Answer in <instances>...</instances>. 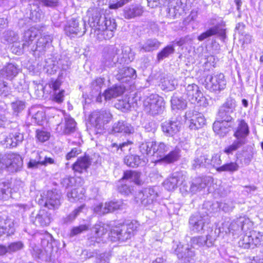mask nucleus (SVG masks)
I'll use <instances>...</instances> for the list:
<instances>
[{"label":"nucleus","instance_id":"obj_1","mask_svg":"<svg viewBox=\"0 0 263 263\" xmlns=\"http://www.w3.org/2000/svg\"><path fill=\"white\" fill-rule=\"evenodd\" d=\"M101 14L99 12L93 15L88 21L90 25L96 28V37L99 41L107 40L112 38L117 29V23L114 18L105 17L104 23L100 24Z\"/></svg>","mask_w":263,"mask_h":263},{"label":"nucleus","instance_id":"obj_2","mask_svg":"<svg viewBox=\"0 0 263 263\" xmlns=\"http://www.w3.org/2000/svg\"><path fill=\"white\" fill-rule=\"evenodd\" d=\"M168 147L164 143H157L155 141H148L142 143L141 146V152L143 155L152 157V162L155 164L162 162L165 153Z\"/></svg>","mask_w":263,"mask_h":263},{"label":"nucleus","instance_id":"obj_3","mask_svg":"<svg viewBox=\"0 0 263 263\" xmlns=\"http://www.w3.org/2000/svg\"><path fill=\"white\" fill-rule=\"evenodd\" d=\"M62 85V81L60 79H51L46 84L51 91L49 93L52 94L50 97V99L58 104L63 102L65 97V90L60 89Z\"/></svg>","mask_w":263,"mask_h":263},{"label":"nucleus","instance_id":"obj_4","mask_svg":"<svg viewBox=\"0 0 263 263\" xmlns=\"http://www.w3.org/2000/svg\"><path fill=\"white\" fill-rule=\"evenodd\" d=\"M205 87L211 91H220L224 89L227 85L225 76L222 73L210 76L209 80L205 81Z\"/></svg>","mask_w":263,"mask_h":263},{"label":"nucleus","instance_id":"obj_5","mask_svg":"<svg viewBox=\"0 0 263 263\" xmlns=\"http://www.w3.org/2000/svg\"><path fill=\"white\" fill-rule=\"evenodd\" d=\"M111 118V115L109 111L105 110H100L91 112L89 116V121L92 126L99 128L101 124L108 123Z\"/></svg>","mask_w":263,"mask_h":263},{"label":"nucleus","instance_id":"obj_6","mask_svg":"<svg viewBox=\"0 0 263 263\" xmlns=\"http://www.w3.org/2000/svg\"><path fill=\"white\" fill-rule=\"evenodd\" d=\"M91 164V160L88 155L84 154L78 157L71 165V169L74 175L87 173Z\"/></svg>","mask_w":263,"mask_h":263},{"label":"nucleus","instance_id":"obj_7","mask_svg":"<svg viewBox=\"0 0 263 263\" xmlns=\"http://www.w3.org/2000/svg\"><path fill=\"white\" fill-rule=\"evenodd\" d=\"M15 232L14 221L7 216L0 215V237L4 235L10 236Z\"/></svg>","mask_w":263,"mask_h":263},{"label":"nucleus","instance_id":"obj_8","mask_svg":"<svg viewBox=\"0 0 263 263\" xmlns=\"http://www.w3.org/2000/svg\"><path fill=\"white\" fill-rule=\"evenodd\" d=\"M248 241L242 243L245 248L259 247L263 246V232L252 230L248 236Z\"/></svg>","mask_w":263,"mask_h":263},{"label":"nucleus","instance_id":"obj_9","mask_svg":"<svg viewBox=\"0 0 263 263\" xmlns=\"http://www.w3.org/2000/svg\"><path fill=\"white\" fill-rule=\"evenodd\" d=\"M189 120V128L191 129L197 130L202 128L206 124V119L202 114L193 111L188 113Z\"/></svg>","mask_w":263,"mask_h":263},{"label":"nucleus","instance_id":"obj_10","mask_svg":"<svg viewBox=\"0 0 263 263\" xmlns=\"http://www.w3.org/2000/svg\"><path fill=\"white\" fill-rule=\"evenodd\" d=\"M107 225L100 222L96 223L93 227V230L95 236L90 238V245L95 246L97 243H99L102 240L103 237L107 233Z\"/></svg>","mask_w":263,"mask_h":263},{"label":"nucleus","instance_id":"obj_11","mask_svg":"<svg viewBox=\"0 0 263 263\" xmlns=\"http://www.w3.org/2000/svg\"><path fill=\"white\" fill-rule=\"evenodd\" d=\"M23 160L20 155L16 153L9 154L6 162V167L11 172L20 171L23 167Z\"/></svg>","mask_w":263,"mask_h":263},{"label":"nucleus","instance_id":"obj_12","mask_svg":"<svg viewBox=\"0 0 263 263\" xmlns=\"http://www.w3.org/2000/svg\"><path fill=\"white\" fill-rule=\"evenodd\" d=\"M185 94L189 100L194 103H199L203 98L199 86L195 84H189L185 89Z\"/></svg>","mask_w":263,"mask_h":263},{"label":"nucleus","instance_id":"obj_13","mask_svg":"<svg viewBox=\"0 0 263 263\" xmlns=\"http://www.w3.org/2000/svg\"><path fill=\"white\" fill-rule=\"evenodd\" d=\"M237 126L234 132L233 136L239 141L245 139L250 133L249 126L244 119L237 120Z\"/></svg>","mask_w":263,"mask_h":263},{"label":"nucleus","instance_id":"obj_14","mask_svg":"<svg viewBox=\"0 0 263 263\" xmlns=\"http://www.w3.org/2000/svg\"><path fill=\"white\" fill-rule=\"evenodd\" d=\"M24 140V135L20 131L12 132L9 134L4 140L6 147L11 148L16 147Z\"/></svg>","mask_w":263,"mask_h":263},{"label":"nucleus","instance_id":"obj_15","mask_svg":"<svg viewBox=\"0 0 263 263\" xmlns=\"http://www.w3.org/2000/svg\"><path fill=\"white\" fill-rule=\"evenodd\" d=\"M231 123L232 122H226L225 121L217 119L213 124V129L216 134L224 136L233 128V125Z\"/></svg>","mask_w":263,"mask_h":263},{"label":"nucleus","instance_id":"obj_16","mask_svg":"<svg viewBox=\"0 0 263 263\" xmlns=\"http://www.w3.org/2000/svg\"><path fill=\"white\" fill-rule=\"evenodd\" d=\"M141 173L140 172L127 170L123 172V175L120 180H130L135 184L140 186L143 183V181L141 179Z\"/></svg>","mask_w":263,"mask_h":263},{"label":"nucleus","instance_id":"obj_17","mask_svg":"<svg viewBox=\"0 0 263 263\" xmlns=\"http://www.w3.org/2000/svg\"><path fill=\"white\" fill-rule=\"evenodd\" d=\"M136 77V71L129 67H124L119 69L116 75V79L119 81L129 82L132 79Z\"/></svg>","mask_w":263,"mask_h":263},{"label":"nucleus","instance_id":"obj_18","mask_svg":"<svg viewBox=\"0 0 263 263\" xmlns=\"http://www.w3.org/2000/svg\"><path fill=\"white\" fill-rule=\"evenodd\" d=\"M125 86L114 85L106 89L103 93L105 100H110L111 98H116L122 95L125 91Z\"/></svg>","mask_w":263,"mask_h":263},{"label":"nucleus","instance_id":"obj_19","mask_svg":"<svg viewBox=\"0 0 263 263\" xmlns=\"http://www.w3.org/2000/svg\"><path fill=\"white\" fill-rule=\"evenodd\" d=\"M60 205L58 195L53 191H48L44 206L49 209L54 210Z\"/></svg>","mask_w":263,"mask_h":263},{"label":"nucleus","instance_id":"obj_20","mask_svg":"<svg viewBox=\"0 0 263 263\" xmlns=\"http://www.w3.org/2000/svg\"><path fill=\"white\" fill-rule=\"evenodd\" d=\"M76 122L72 118H68L65 120L64 125L61 123L58 124L57 129L63 135H68L73 133L75 130Z\"/></svg>","mask_w":263,"mask_h":263},{"label":"nucleus","instance_id":"obj_21","mask_svg":"<svg viewBox=\"0 0 263 263\" xmlns=\"http://www.w3.org/2000/svg\"><path fill=\"white\" fill-rule=\"evenodd\" d=\"M96 208L100 210L101 214L104 215L113 212L116 210L120 209V205L117 202L110 201L105 202L103 206L102 205H98Z\"/></svg>","mask_w":263,"mask_h":263},{"label":"nucleus","instance_id":"obj_22","mask_svg":"<svg viewBox=\"0 0 263 263\" xmlns=\"http://www.w3.org/2000/svg\"><path fill=\"white\" fill-rule=\"evenodd\" d=\"M143 12L142 7L140 6H136L125 9L123 12V16L126 19H131L142 15Z\"/></svg>","mask_w":263,"mask_h":263},{"label":"nucleus","instance_id":"obj_23","mask_svg":"<svg viewBox=\"0 0 263 263\" xmlns=\"http://www.w3.org/2000/svg\"><path fill=\"white\" fill-rule=\"evenodd\" d=\"M35 218L42 227L48 226L51 221L50 214L44 209H41Z\"/></svg>","mask_w":263,"mask_h":263},{"label":"nucleus","instance_id":"obj_24","mask_svg":"<svg viewBox=\"0 0 263 263\" xmlns=\"http://www.w3.org/2000/svg\"><path fill=\"white\" fill-rule=\"evenodd\" d=\"M239 165L236 162H230L224 163L222 165L216 168V170L218 172H228L233 173L236 172L239 169Z\"/></svg>","mask_w":263,"mask_h":263},{"label":"nucleus","instance_id":"obj_25","mask_svg":"<svg viewBox=\"0 0 263 263\" xmlns=\"http://www.w3.org/2000/svg\"><path fill=\"white\" fill-rule=\"evenodd\" d=\"M179 153V150L176 149L170 151L164 155L162 162L170 164L178 161L180 157Z\"/></svg>","mask_w":263,"mask_h":263},{"label":"nucleus","instance_id":"obj_26","mask_svg":"<svg viewBox=\"0 0 263 263\" xmlns=\"http://www.w3.org/2000/svg\"><path fill=\"white\" fill-rule=\"evenodd\" d=\"M17 73L15 67L13 65L9 64L0 70V74L1 75L0 77H4L5 76L7 79L12 80L16 76Z\"/></svg>","mask_w":263,"mask_h":263},{"label":"nucleus","instance_id":"obj_27","mask_svg":"<svg viewBox=\"0 0 263 263\" xmlns=\"http://www.w3.org/2000/svg\"><path fill=\"white\" fill-rule=\"evenodd\" d=\"M124 162L127 166L136 167L141 163V159L137 155H129L124 158Z\"/></svg>","mask_w":263,"mask_h":263},{"label":"nucleus","instance_id":"obj_28","mask_svg":"<svg viewBox=\"0 0 263 263\" xmlns=\"http://www.w3.org/2000/svg\"><path fill=\"white\" fill-rule=\"evenodd\" d=\"M50 137L49 132L43 129H37L35 130V138L37 142L44 143L47 141Z\"/></svg>","mask_w":263,"mask_h":263},{"label":"nucleus","instance_id":"obj_29","mask_svg":"<svg viewBox=\"0 0 263 263\" xmlns=\"http://www.w3.org/2000/svg\"><path fill=\"white\" fill-rule=\"evenodd\" d=\"M174 51L175 49L173 45H167L165 46L157 53V58L158 61H159L168 57L170 54H173Z\"/></svg>","mask_w":263,"mask_h":263},{"label":"nucleus","instance_id":"obj_30","mask_svg":"<svg viewBox=\"0 0 263 263\" xmlns=\"http://www.w3.org/2000/svg\"><path fill=\"white\" fill-rule=\"evenodd\" d=\"M236 106V103L234 99L229 98L223 103L219 108L233 113Z\"/></svg>","mask_w":263,"mask_h":263},{"label":"nucleus","instance_id":"obj_31","mask_svg":"<svg viewBox=\"0 0 263 263\" xmlns=\"http://www.w3.org/2000/svg\"><path fill=\"white\" fill-rule=\"evenodd\" d=\"M231 114L232 113L219 108L217 112L218 117L217 119L225 121L226 122L233 123L234 119L231 116Z\"/></svg>","mask_w":263,"mask_h":263},{"label":"nucleus","instance_id":"obj_32","mask_svg":"<svg viewBox=\"0 0 263 263\" xmlns=\"http://www.w3.org/2000/svg\"><path fill=\"white\" fill-rule=\"evenodd\" d=\"M243 143V142L239 140L234 141L231 145L226 147L224 149L223 152L228 155L232 154L233 153L237 150Z\"/></svg>","mask_w":263,"mask_h":263},{"label":"nucleus","instance_id":"obj_33","mask_svg":"<svg viewBox=\"0 0 263 263\" xmlns=\"http://www.w3.org/2000/svg\"><path fill=\"white\" fill-rule=\"evenodd\" d=\"M89 229V227L87 224H81L78 226L73 227L70 231V236L73 237L79 235L83 232L87 231Z\"/></svg>","mask_w":263,"mask_h":263},{"label":"nucleus","instance_id":"obj_34","mask_svg":"<svg viewBox=\"0 0 263 263\" xmlns=\"http://www.w3.org/2000/svg\"><path fill=\"white\" fill-rule=\"evenodd\" d=\"M24 247V245L21 241H15L10 243L8 246V252L9 253L15 252L21 250Z\"/></svg>","mask_w":263,"mask_h":263},{"label":"nucleus","instance_id":"obj_35","mask_svg":"<svg viewBox=\"0 0 263 263\" xmlns=\"http://www.w3.org/2000/svg\"><path fill=\"white\" fill-rule=\"evenodd\" d=\"M170 121L171 125L173 129L174 134L178 132L181 125V117H177L175 119H173Z\"/></svg>","mask_w":263,"mask_h":263},{"label":"nucleus","instance_id":"obj_36","mask_svg":"<svg viewBox=\"0 0 263 263\" xmlns=\"http://www.w3.org/2000/svg\"><path fill=\"white\" fill-rule=\"evenodd\" d=\"M11 189L10 182L7 181L0 183V193L2 195L11 193Z\"/></svg>","mask_w":263,"mask_h":263},{"label":"nucleus","instance_id":"obj_37","mask_svg":"<svg viewBox=\"0 0 263 263\" xmlns=\"http://www.w3.org/2000/svg\"><path fill=\"white\" fill-rule=\"evenodd\" d=\"M82 149L78 147H73L71 148L70 152L67 153L65 156V158L67 160H71V159L77 157L79 154L82 153Z\"/></svg>","mask_w":263,"mask_h":263},{"label":"nucleus","instance_id":"obj_38","mask_svg":"<svg viewBox=\"0 0 263 263\" xmlns=\"http://www.w3.org/2000/svg\"><path fill=\"white\" fill-rule=\"evenodd\" d=\"M207 158L204 155H201L194 160V162L193 164V167L194 168L200 167V166L204 165L206 163Z\"/></svg>","mask_w":263,"mask_h":263},{"label":"nucleus","instance_id":"obj_39","mask_svg":"<svg viewBox=\"0 0 263 263\" xmlns=\"http://www.w3.org/2000/svg\"><path fill=\"white\" fill-rule=\"evenodd\" d=\"M12 108L13 110L15 112H20L25 108V103L22 101L17 100L14 102H12Z\"/></svg>","mask_w":263,"mask_h":263},{"label":"nucleus","instance_id":"obj_40","mask_svg":"<svg viewBox=\"0 0 263 263\" xmlns=\"http://www.w3.org/2000/svg\"><path fill=\"white\" fill-rule=\"evenodd\" d=\"M206 31L209 33L211 36L218 34H219L221 35H224L226 34L225 29H219L218 26H215L211 27L206 30Z\"/></svg>","mask_w":263,"mask_h":263},{"label":"nucleus","instance_id":"obj_41","mask_svg":"<svg viewBox=\"0 0 263 263\" xmlns=\"http://www.w3.org/2000/svg\"><path fill=\"white\" fill-rule=\"evenodd\" d=\"M206 31L209 33L211 36L218 34H219L221 35H224L226 34L225 29H219L218 26H215L211 27L206 30Z\"/></svg>","mask_w":263,"mask_h":263},{"label":"nucleus","instance_id":"obj_42","mask_svg":"<svg viewBox=\"0 0 263 263\" xmlns=\"http://www.w3.org/2000/svg\"><path fill=\"white\" fill-rule=\"evenodd\" d=\"M44 6L47 7H56L59 6V0H39Z\"/></svg>","mask_w":263,"mask_h":263},{"label":"nucleus","instance_id":"obj_43","mask_svg":"<svg viewBox=\"0 0 263 263\" xmlns=\"http://www.w3.org/2000/svg\"><path fill=\"white\" fill-rule=\"evenodd\" d=\"M77 27L78 25L75 27H73V28L70 25L66 26L65 29L66 34L70 37L73 36V35L77 34L78 32V29L77 28Z\"/></svg>","mask_w":263,"mask_h":263},{"label":"nucleus","instance_id":"obj_44","mask_svg":"<svg viewBox=\"0 0 263 263\" xmlns=\"http://www.w3.org/2000/svg\"><path fill=\"white\" fill-rule=\"evenodd\" d=\"M139 224L135 221H131L127 225V232L128 234H134L138 230Z\"/></svg>","mask_w":263,"mask_h":263},{"label":"nucleus","instance_id":"obj_45","mask_svg":"<svg viewBox=\"0 0 263 263\" xmlns=\"http://www.w3.org/2000/svg\"><path fill=\"white\" fill-rule=\"evenodd\" d=\"M118 191L121 194L128 195L131 193V189L126 184H122L118 186Z\"/></svg>","mask_w":263,"mask_h":263},{"label":"nucleus","instance_id":"obj_46","mask_svg":"<svg viewBox=\"0 0 263 263\" xmlns=\"http://www.w3.org/2000/svg\"><path fill=\"white\" fill-rule=\"evenodd\" d=\"M160 45V42L157 41H152L146 45V47L148 51L154 50L157 49Z\"/></svg>","mask_w":263,"mask_h":263},{"label":"nucleus","instance_id":"obj_47","mask_svg":"<svg viewBox=\"0 0 263 263\" xmlns=\"http://www.w3.org/2000/svg\"><path fill=\"white\" fill-rule=\"evenodd\" d=\"M162 129L164 133L172 135L174 134L173 129L172 128V127L171 125L170 121L164 123V124L162 126Z\"/></svg>","mask_w":263,"mask_h":263},{"label":"nucleus","instance_id":"obj_48","mask_svg":"<svg viewBox=\"0 0 263 263\" xmlns=\"http://www.w3.org/2000/svg\"><path fill=\"white\" fill-rule=\"evenodd\" d=\"M27 165L29 168L37 167L39 165H41V160L40 155L39 154V159L37 161L31 159L29 161Z\"/></svg>","mask_w":263,"mask_h":263},{"label":"nucleus","instance_id":"obj_49","mask_svg":"<svg viewBox=\"0 0 263 263\" xmlns=\"http://www.w3.org/2000/svg\"><path fill=\"white\" fill-rule=\"evenodd\" d=\"M124 3H122L121 0H120L116 3L109 4L108 7L110 9H117L122 7Z\"/></svg>","mask_w":263,"mask_h":263},{"label":"nucleus","instance_id":"obj_50","mask_svg":"<svg viewBox=\"0 0 263 263\" xmlns=\"http://www.w3.org/2000/svg\"><path fill=\"white\" fill-rule=\"evenodd\" d=\"M85 204H83L76 208L73 211V217H76L80 213H81L83 210L85 208Z\"/></svg>","mask_w":263,"mask_h":263},{"label":"nucleus","instance_id":"obj_51","mask_svg":"<svg viewBox=\"0 0 263 263\" xmlns=\"http://www.w3.org/2000/svg\"><path fill=\"white\" fill-rule=\"evenodd\" d=\"M201 238L199 236L198 237H194L191 238V242L192 247H194L195 245H200L201 243Z\"/></svg>","mask_w":263,"mask_h":263},{"label":"nucleus","instance_id":"obj_52","mask_svg":"<svg viewBox=\"0 0 263 263\" xmlns=\"http://www.w3.org/2000/svg\"><path fill=\"white\" fill-rule=\"evenodd\" d=\"M209 33L206 30L205 31L201 33L198 36L197 39L199 41H202L208 37H211Z\"/></svg>","mask_w":263,"mask_h":263},{"label":"nucleus","instance_id":"obj_53","mask_svg":"<svg viewBox=\"0 0 263 263\" xmlns=\"http://www.w3.org/2000/svg\"><path fill=\"white\" fill-rule=\"evenodd\" d=\"M54 163V160L50 157H45L43 160H41V165L46 166L48 164Z\"/></svg>","mask_w":263,"mask_h":263},{"label":"nucleus","instance_id":"obj_54","mask_svg":"<svg viewBox=\"0 0 263 263\" xmlns=\"http://www.w3.org/2000/svg\"><path fill=\"white\" fill-rule=\"evenodd\" d=\"M8 84L3 80L0 79V95L2 94L4 91V88L7 87Z\"/></svg>","mask_w":263,"mask_h":263},{"label":"nucleus","instance_id":"obj_55","mask_svg":"<svg viewBox=\"0 0 263 263\" xmlns=\"http://www.w3.org/2000/svg\"><path fill=\"white\" fill-rule=\"evenodd\" d=\"M119 52V49L116 47H113L109 52L110 56L114 58L116 55H118Z\"/></svg>","mask_w":263,"mask_h":263},{"label":"nucleus","instance_id":"obj_56","mask_svg":"<svg viewBox=\"0 0 263 263\" xmlns=\"http://www.w3.org/2000/svg\"><path fill=\"white\" fill-rule=\"evenodd\" d=\"M133 142L132 141L127 140L126 142L120 143L118 146V149H121L122 151V148L124 146H128L129 145L133 144Z\"/></svg>","mask_w":263,"mask_h":263},{"label":"nucleus","instance_id":"obj_57","mask_svg":"<svg viewBox=\"0 0 263 263\" xmlns=\"http://www.w3.org/2000/svg\"><path fill=\"white\" fill-rule=\"evenodd\" d=\"M8 252L7 247L0 244V256H4Z\"/></svg>","mask_w":263,"mask_h":263},{"label":"nucleus","instance_id":"obj_58","mask_svg":"<svg viewBox=\"0 0 263 263\" xmlns=\"http://www.w3.org/2000/svg\"><path fill=\"white\" fill-rule=\"evenodd\" d=\"M152 263H167L166 259L163 257H157Z\"/></svg>","mask_w":263,"mask_h":263},{"label":"nucleus","instance_id":"obj_59","mask_svg":"<svg viewBox=\"0 0 263 263\" xmlns=\"http://www.w3.org/2000/svg\"><path fill=\"white\" fill-rule=\"evenodd\" d=\"M186 41L185 40V39L183 37H181L179 39V40L178 41H177L176 42V44L177 45L179 46H181L182 45H183L184 44H185Z\"/></svg>","mask_w":263,"mask_h":263},{"label":"nucleus","instance_id":"obj_60","mask_svg":"<svg viewBox=\"0 0 263 263\" xmlns=\"http://www.w3.org/2000/svg\"><path fill=\"white\" fill-rule=\"evenodd\" d=\"M235 3L237 5V10L239 11L240 10V7L241 6V0H235Z\"/></svg>","mask_w":263,"mask_h":263},{"label":"nucleus","instance_id":"obj_61","mask_svg":"<svg viewBox=\"0 0 263 263\" xmlns=\"http://www.w3.org/2000/svg\"><path fill=\"white\" fill-rule=\"evenodd\" d=\"M76 179H79L80 180H79V183L78 184H77V183H76V184H75L76 185L82 186L83 184V183H84V180L83 178L78 177Z\"/></svg>","mask_w":263,"mask_h":263},{"label":"nucleus","instance_id":"obj_62","mask_svg":"<svg viewBox=\"0 0 263 263\" xmlns=\"http://www.w3.org/2000/svg\"><path fill=\"white\" fill-rule=\"evenodd\" d=\"M242 104L243 105V106L245 107H247L248 106V101L245 99H243L242 100Z\"/></svg>","mask_w":263,"mask_h":263},{"label":"nucleus","instance_id":"obj_63","mask_svg":"<svg viewBox=\"0 0 263 263\" xmlns=\"http://www.w3.org/2000/svg\"><path fill=\"white\" fill-rule=\"evenodd\" d=\"M118 145H118L117 143H112V144H111V147H116L117 150H118Z\"/></svg>","mask_w":263,"mask_h":263},{"label":"nucleus","instance_id":"obj_64","mask_svg":"<svg viewBox=\"0 0 263 263\" xmlns=\"http://www.w3.org/2000/svg\"><path fill=\"white\" fill-rule=\"evenodd\" d=\"M73 178L71 177H68L64 179V181H68L70 182L71 179H72Z\"/></svg>","mask_w":263,"mask_h":263}]
</instances>
